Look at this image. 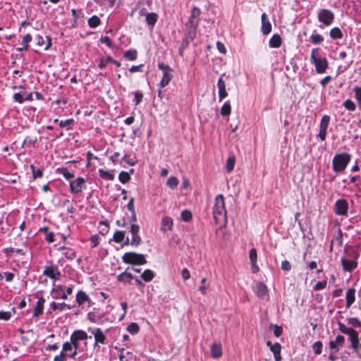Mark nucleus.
Returning a JSON list of instances; mask_svg holds the SVG:
<instances>
[{
	"mask_svg": "<svg viewBox=\"0 0 361 361\" xmlns=\"http://www.w3.org/2000/svg\"><path fill=\"white\" fill-rule=\"evenodd\" d=\"M200 13L201 11L197 6H194L191 10L190 16L189 18L188 23L186 24L187 35L183 42L185 45H188L196 37L197 28L199 25V17L200 16Z\"/></svg>",
	"mask_w": 361,
	"mask_h": 361,
	"instance_id": "1",
	"label": "nucleus"
},
{
	"mask_svg": "<svg viewBox=\"0 0 361 361\" xmlns=\"http://www.w3.org/2000/svg\"><path fill=\"white\" fill-rule=\"evenodd\" d=\"M213 215L216 223L226 221V212L225 209L224 198L222 195H218L215 198L213 208Z\"/></svg>",
	"mask_w": 361,
	"mask_h": 361,
	"instance_id": "2",
	"label": "nucleus"
},
{
	"mask_svg": "<svg viewBox=\"0 0 361 361\" xmlns=\"http://www.w3.org/2000/svg\"><path fill=\"white\" fill-rule=\"evenodd\" d=\"M319 48L313 49L311 51L310 61L314 64L317 73H324L328 68L327 59L319 56Z\"/></svg>",
	"mask_w": 361,
	"mask_h": 361,
	"instance_id": "3",
	"label": "nucleus"
},
{
	"mask_svg": "<svg viewBox=\"0 0 361 361\" xmlns=\"http://www.w3.org/2000/svg\"><path fill=\"white\" fill-rule=\"evenodd\" d=\"M350 161V155L347 153L338 154L332 160L333 169L335 172L343 171Z\"/></svg>",
	"mask_w": 361,
	"mask_h": 361,
	"instance_id": "4",
	"label": "nucleus"
},
{
	"mask_svg": "<svg viewBox=\"0 0 361 361\" xmlns=\"http://www.w3.org/2000/svg\"><path fill=\"white\" fill-rule=\"evenodd\" d=\"M123 262L126 264L142 265L147 263L145 255L136 252H126L122 257Z\"/></svg>",
	"mask_w": 361,
	"mask_h": 361,
	"instance_id": "5",
	"label": "nucleus"
},
{
	"mask_svg": "<svg viewBox=\"0 0 361 361\" xmlns=\"http://www.w3.org/2000/svg\"><path fill=\"white\" fill-rule=\"evenodd\" d=\"M334 19V13L329 9H320L318 13V20L326 26L330 25Z\"/></svg>",
	"mask_w": 361,
	"mask_h": 361,
	"instance_id": "6",
	"label": "nucleus"
},
{
	"mask_svg": "<svg viewBox=\"0 0 361 361\" xmlns=\"http://www.w3.org/2000/svg\"><path fill=\"white\" fill-rule=\"evenodd\" d=\"M43 274L54 281L59 280L61 278V272L56 266L44 267Z\"/></svg>",
	"mask_w": 361,
	"mask_h": 361,
	"instance_id": "7",
	"label": "nucleus"
},
{
	"mask_svg": "<svg viewBox=\"0 0 361 361\" xmlns=\"http://www.w3.org/2000/svg\"><path fill=\"white\" fill-rule=\"evenodd\" d=\"M348 204L345 200L340 199L336 202L335 212L338 215L344 216L348 213Z\"/></svg>",
	"mask_w": 361,
	"mask_h": 361,
	"instance_id": "8",
	"label": "nucleus"
},
{
	"mask_svg": "<svg viewBox=\"0 0 361 361\" xmlns=\"http://www.w3.org/2000/svg\"><path fill=\"white\" fill-rule=\"evenodd\" d=\"M140 226L135 224H131L130 232L133 237L130 240V245L137 246L141 243V238L138 235Z\"/></svg>",
	"mask_w": 361,
	"mask_h": 361,
	"instance_id": "9",
	"label": "nucleus"
},
{
	"mask_svg": "<svg viewBox=\"0 0 361 361\" xmlns=\"http://www.w3.org/2000/svg\"><path fill=\"white\" fill-rule=\"evenodd\" d=\"M85 180L82 177H78L75 181L70 182V190L72 193L76 194L81 192L82 190V186L85 184Z\"/></svg>",
	"mask_w": 361,
	"mask_h": 361,
	"instance_id": "10",
	"label": "nucleus"
},
{
	"mask_svg": "<svg viewBox=\"0 0 361 361\" xmlns=\"http://www.w3.org/2000/svg\"><path fill=\"white\" fill-rule=\"evenodd\" d=\"M341 264L344 271H352L357 267V262L353 259H348L345 257L341 258Z\"/></svg>",
	"mask_w": 361,
	"mask_h": 361,
	"instance_id": "11",
	"label": "nucleus"
},
{
	"mask_svg": "<svg viewBox=\"0 0 361 361\" xmlns=\"http://www.w3.org/2000/svg\"><path fill=\"white\" fill-rule=\"evenodd\" d=\"M254 291L259 298H263L268 293L267 286L262 282H257L255 287Z\"/></svg>",
	"mask_w": 361,
	"mask_h": 361,
	"instance_id": "12",
	"label": "nucleus"
},
{
	"mask_svg": "<svg viewBox=\"0 0 361 361\" xmlns=\"http://www.w3.org/2000/svg\"><path fill=\"white\" fill-rule=\"evenodd\" d=\"M345 342L344 336L338 335L336 336L335 340L330 341L329 348L334 353H337L339 350L338 345H341Z\"/></svg>",
	"mask_w": 361,
	"mask_h": 361,
	"instance_id": "13",
	"label": "nucleus"
},
{
	"mask_svg": "<svg viewBox=\"0 0 361 361\" xmlns=\"http://www.w3.org/2000/svg\"><path fill=\"white\" fill-rule=\"evenodd\" d=\"M262 20V32L264 35H268L271 31V24L267 20V16L265 13H263L261 16Z\"/></svg>",
	"mask_w": 361,
	"mask_h": 361,
	"instance_id": "14",
	"label": "nucleus"
},
{
	"mask_svg": "<svg viewBox=\"0 0 361 361\" xmlns=\"http://www.w3.org/2000/svg\"><path fill=\"white\" fill-rule=\"evenodd\" d=\"M224 75V74H223L220 77L217 82V86L219 88V97L220 102L222 101L224 98H226L228 95L227 92L226 90V84L222 78Z\"/></svg>",
	"mask_w": 361,
	"mask_h": 361,
	"instance_id": "15",
	"label": "nucleus"
},
{
	"mask_svg": "<svg viewBox=\"0 0 361 361\" xmlns=\"http://www.w3.org/2000/svg\"><path fill=\"white\" fill-rule=\"evenodd\" d=\"M130 267H128L125 271L121 273L117 276V280L119 282H122L123 283H130L131 280L134 279V276L131 273L128 272Z\"/></svg>",
	"mask_w": 361,
	"mask_h": 361,
	"instance_id": "16",
	"label": "nucleus"
},
{
	"mask_svg": "<svg viewBox=\"0 0 361 361\" xmlns=\"http://www.w3.org/2000/svg\"><path fill=\"white\" fill-rule=\"evenodd\" d=\"M94 336L95 339V343L94 345H97V343H104L106 341V336L104 334L103 331L101 329L97 328L96 329L93 330L92 331Z\"/></svg>",
	"mask_w": 361,
	"mask_h": 361,
	"instance_id": "17",
	"label": "nucleus"
},
{
	"mask_svg": "<svg viewBox=\"0 0 361 361\" xmlns=\"http://www.w3.org/2000/svg\"><path fill=\"white\" fill-rule=\"evenodd\" d=\"M46 39H47V42H45L43 37H42L41 35H37L35 37V40L37 42V44L39 47L44 46V49L47 50L51 45V40L49 38V37H48V36L46 37Z\"/></svg>",
	"mask_w": 361,
	"mask_h": 361,
	"instance_id": "18",
	"label": "nucleus"
},
{
	"mask_svg": "<svg viewBox=\"0 0 361 361\" xmlns=\"http://www.w3.org/2000/svg\"><path fill=\"white\" fill-rule=\"evenodd\" d=\"M222 355V348L219 343H214L211 345V355L214 358H218Z\"/></svg>",
	"mask_w": 361,
	"mask_h": 361,
	"instance_id": "19",
	"label": "nucleus"
},
{
	"mask_svg": "<svg viewBox=\"0 0 361 361\" xmlns=\"http://www.w3.org/2000/svg\"><path fill=\"white\" fill-rule=\"evenodd\" d=\"M355 290L354 288H350L346 293V308H349L355 300Z\"/></svg>",
	"mask_w": 361,
	"mask_h": 361,
	"instance_id": "20",
	"label": "nucleus"
},
{
	"mask_svg": "<svg viewBox=\"0 0 361 361\" xmlns=\"http://www.w3.org/2000/svg\"><path fill=\"white\" fill-rule=\"evenodd\" d=\"M87 338V334L83 331H76L71 336V340L75 341H83Z\"/></svg>",
	"mask_w": 361,
	"mask_h": 361,
	"instance_id": "21",
	"label": "nucleus"
},
{
	"mask_svg": "<svg viewBox=\"0 0 361 361\" xmlns=\"http://www.w3.org/2000/svg\"><path fill=\"white\" fill-rule=\"evenodd\" d=\"M45 302V300L43 298H40L38 301L37 302L33 317H39L40 314L43 312V305Z\"/></svg>",
	"mask_w": 361,
	"mask_h": 361,
	"instance_id": "22",
	"label": "nucleus"
},
{
	"mask_svg": "<svg viewBox=\"0 0 361 361\" xmlns=\"http://www.w3.org/2000/svg\"><path fill=\"white\" fill-rule=\"evenodd\" d=\"M158 20V15L156 13H148L146 14L145 21L148 25L154 27Z\"/></svg>",
	"mask_w": 361,
	"mask_h": 361,
	"instance_id": "23",
	"label": "nucleus"
},
{
	"mask_svg": "<svg viewBox=\"0 0 361 361\" xmlns=\"http://www.w3.org/2000/svg\"><path fill=\"white\" fill-rule=\"evenodd\" d=\"M269 45L271 48H279L281 45V38L279 35H274L269 42Z\"/></svg>",
	"mask_w": 361,
	"mask_h": 361,
	"instance_id": "24",
	"label": "nucleus"
},
{
	"mask_svg": "<svg viewBox=\"0 0 361 361\" xmlns=\"http://www.w3.org/2000/svg\"><path fill=\"white\" fill-rule=\"evenodd\" d=\"M173 226V219L170 217L165 216L161 220V229L164 231L171 230Z\"/></svg>",
	"mask_w": 361,
	"mask_h": 361,
	"instance_id": "25",
	"label": "nucleus"
},
{
	"mask_svg": "<svg viewBox=\"0 0 361 361\" xmlns=\"http://www.w3.org/2000/svg\"><path fill=\"white\" fill-rule=\"evenodd\" d=\"M172 78L173 75L171 74V72L163 73V77L159 83L160 88H163L168 85L169 82L171 80Z\"/></svg>",
	"mask_w": 361,
	"mask_h": 361,
	"instance_id": "26",
	"label": "nucleus"
},
{
	"mask_svg": "<svg viewBox=\"0 0 361 361\" xmlns=\"http://www.w3.org/2000/svg\"><path fill=\"white\" fill-rule=\"evenodd\" d=\"M89 296L82 290L78 292L76 295V301L79 305H82L85 302L89 300Z\"/></svg>",
	"mask_w": 361,
	"mask_h": 361,
	"instance_id": "27",
	"label": "nucleus"
},
{
	"mask_svg": "<svg viewBox=\"0 0 361 361\" xmlns=\"http://www.w3.org/2000/svg\"><path fill=\"white\" fill-rule=\"evenodd\" d=\"M59 250L64 251V252L63 254L64 257L68 259H73L75 257V252L71 248H68L64 246H62V247H60L59 248Z\"/></svg>",
	"mask_w": 361,
	"mask_h": 361,
	"instance_id": "28",
	"label": "nucleus"
},
{
	"mask_svg": "<svg viewBox=\"0 0 361 361\" xmlns=\"http://www.w3.org/2000/svg\"><path fill=\"white\" fill-rule=\"evenodd\" d=\"M330 37L334 39H341L343 36L341 29L338 27H333L329 32Z\"/></svg>",
	"mask_w": 361,
	"mask_h": 361,
	"instance_id": "29",
	"label": "nucleus"
},
{
	"mask_svg": "<svg viewBox=\"0 0 361 361\" xmlns=\"http://www.w3.org/2000/svg\"><path fill=\"white\" fill-rule=\"evenodd\" d=\"M50 307L53 310H59L62 311L65 309V307H67L69 310L71 309V307L65 302L56 303L55 302H51L50 304Z\"/></svg>",
	"mask_w": 361,
	"mask_h": 361,
	"instance_id": "30",
	"label": "nucleus"
},
{
	"mask_svg": "<svg viewBox=\"0 0 361 361\" xmlns=\"http://www.w3.org/2000/svg\"><path fill=\"white\" fill-rule=\"evenodd\" d=\"M154 277L153 271L150 269H146L141 274V278L146 282L152 281Z\"/></svg>",
	"mask_w": 361,
	"mask_h": 361,
	"instance_id": "31",
	"label": "nucleus"
},
{
	"mask_svg": "<svg viewBox=\"0 0 361 361\" xmlns=\"http://www.w3.org/2000/svg\"><path fill=\"white\" fill-rule=\"evenodd\" d=\"M353 90L355 93L354 98L357 102L359 109L361 110V87L355 86L353 87Z\"/></svg>",
	"mask_w": 361,
	"mask_h": 361,
	"instance_id": "32",
	"label": "nucleus"
},
{
	"mask_svg": "<svg viewBox=\"0 0 361 361\" xmlns=\"http://www.w3.org/2000/svg\"><path fill=\"white\" fill-rule=\"evenodd\" d=\"M235 157L234 156H230L226 160V169L228 172H231L235 166Z\"/></svg>",
	"mask_w": 361,
	"mask_h": 361,
	"instance_id": "33",
	"label": "nucleus"
},
{
	"mask_svg": "<svg viewBox=\"0 0 361 361\" xmlns=\"http://www.w3.org/2000/svg\"><path fill=\"white\" fill-rule=\"evenodd\" d=\"M126 232L123 231H116L114 233L113 239L116 243H121L124 240Z\"/></svg>",
	"mask_w": 361,
	"mask_h": 361,
	"instance_id": "34",
	"label": "nucleus"
},
{
	"mask_svg": "<svg viewBox=\"0 0 361 361\" xmlns=\"http://www.w3.org/2000/svg\"><path fill=\"white\" fill-rule=\"evenodd\" d=\"M137 52L135 49H130L124 53V56L129 61H135L137 59Z\"/></svg>",
	"mask_w": 361,
	"mask_h": 361,
	"instance_id": "35",
	"label": "nucleus"
},
{
	"mask_svg": "<svg viewBox=\"0 0 361 361\" xmlns=\"http://www.w3.org/2000/svg\"><path fill=\"white\" fill-rule=\"evenodd\" d=\"M99 173L100 177L105 180H112L114 178V176L112 173L102 169H99Z\"/></svg>",
	"mask_w": 361,
	"mask_h": 361,
	"instance_id": "36",
	"label": "nucleus"
},
{
	"mask_svg": "<svg viewBox=\"0 0 361 361\" xmlns=\"http://www.w3.org/2000/svg\"><path fill=\"white\" fill-rule=\"evenodd\" d=\"M100 19L97 16H93L88 20V25L90 27L95 28L100 24Z\"/></svg>",
	"mask_w": 361,
	"mask_h": 361,
	"instance_id": "37",
	"label": "nucleus"
},
{
	"mask_svg": "<svg viewBox=\"0 0 361 361\" xmlns=\"http://www.w3.org/2000/svg\"><path fill=\"white\" fill-rule=\"evenodd\" d=\"M329 122H330V117L327 115L323 116L321 119L319 128L327 130Z\"/></svg>",
	"mask_w": 361,
	"mask_h": 361,
	"instance_id": "38",
	"label": "nucleus"
},
{
	"mask_svg": "<svg viewBox=\"0 0 361 361\" xmlns=\"http://www.w3.org/2000/svg\"><path fill=\"white\" fill-rule=\"evenodd\" d=\"M57 171L62 174L66 180H71L74 177V173L69 172L66 168L58 169Z\"/></svg>",
	"mask_w": 361,
	"mask_h": 361,
	"instance_id": "39",
	"label": "nucleus"
},
{
	"mask_svg": "<svg viewBox=\"0 0 361 361\" xmlns=\"http://www.w3.org/2000/svg\"><path fill=\"white\" fill-rule=\"evenodd\" d=\"M324 41V37L319 34H312L310 36V42L314 44H319Z\"/></svg>",
	"mask_w": 361,
	"mask_h": 361,
	"instance_id": "40",
	"label": "nucleus"
},
{
	"mask_svg": "<svg viewBox=\"0 0 361 361\" xmlns=\"http://www.w3.org/2000/svg\"><path fill=\"white\" fill-rule=\"evenodd\" d=\"M231 106L229 102H226L224 104L221 109V114L222 116H228L231 114Z\"/></svg>",
	"mask_w": 361,
	"mask_h": 361,
	"instance_id": "41",
	"label": "nucleus"
},
{
	"mask_svg": "<svg viewBox=\"0 0 361 361\" xmlns=\"http://www.w3.org/2000/svg\"><path fill=\"white\" fill-rule=\"evenodd\" d=\"M343 106L345 109L351 111H354L356 109V105L354 102L348 99L343 102Z\"/></svg>",
	"mask_w": 361,
	"mask_h": 361,
	"instance_id": "42",
	"label": "nucleus"
},
{
	"mask_svg": "<svg viewBox=\"0 0 361 361\" xmlns=\"http://www.w3.org/2000/svg\"><path fill=\"white\" fill-rule=\"evenodd\" d=\"M37 142V137L27 136L25 138L23 143V146L26 145L27 147H31V146L34 145Z\"/></svg>",
	"mask_w": 361,
	"mask_h": 361,
	"instance_id": "43",
	"label": "nucleus"
},
{
	"mask_svg": "<svg viewBox=\"0 0 361 361\" xmlns=\"http://www.w3.org/2000/svg\"><path fill=\"white\" fill-rule=\"evenodd\" d=\"M130 179V176L128 172L121 171L118 175V180L122 183H128Z\"/></svg>",
	"mask_w": 361,
	"mask_h": 361,
	"instance_id": "44",
	"label": "nucleus"
},
{
	"mask_svg": "<svg viewBox=\"0 0 361 361\" xmlns=\"http://www.w3.org/2000/svg\"><path fill=\"white\" fill-rule=\"evenodd\" d=\"M178 183L179 181L176 177L171 176L167 180L166 184L169 188L173 189L178 185Z\"/></svg>",
	"mask_w": 361,
	"mask_h": 361,
	"instance_id": "45",
	"label": "nucleus"
},
{
	"mask_svg": "<svg viewBox=\"0 0 361 361\" xmlns=\"http://www.w3.org/2000/svg\"><path fill=\"white\" fill-rule=\"evenodd\" d=\"M323 344L321 341L315 342L312 345L313 351L317 355H320L322 352Z\"/></svg>",
	"mask_w": 361,
	"mask_h": 361,
	"instance_id": "46",
	"label": "nucleus"
},
{
	"mask_svg": "<svg viewBox=\"0 0 361 361\" xmlns=\"http://www.w3.org/2000/svg\"><path fill=\"white\" fill-rule=\"evenodd\" d=\"M192 215L190 211L185 209L181 212V219L185 222H188L192 219Z\"/></svg>",
	"mask_w": 361,
	"mask_h": 361,
	"instance_id": "47",
	"label": "nucleus"
},
{
	"mask_svg": "<svg viewBox=\"0 0 361 361\" xmlns=\"http://www.w3.org/2000/svg\"><path fill=\"white\" fill-rule=\"evenodd\" d=\"M63 350L66 355L70 357V354L73 351L74 348H73L71 343H69V342H66L63 345Z\"/></svg>",
	"mask_w": 361,
	"mask_h": 361,
	"instance_id": "48",
	"label": "nucleus"
},
{
	"mask_svg": "<svg viewBox=\"0 0 361 361\" xmlns=\"http://www.w3.org/2000/svg\"><path fill=\"white\" fill-rule=\"evenodd\" d=\"M128 332H130L132 334H135L139 331V326L137 323H130L127 328Z\"/></svg>",
	"mask_w": 361,
	"mask_h": 361,
	"instance_id": "49",
	"label": "nucleus"
},
{
	"mask_svg": "<svg viewBox=\"0 0 361 361\" xmlns=\"http://www.w3.org/2000/svg\"><path fill=\"white\" fill-rule=\"evenodd\" d=\"M249 258H250L252 264L257 263V250L255 248H252L250 250Z\"/></svg>",
	"mask_w": 361,
	"mask_h": 361,
	"instance_id": "50",
	"label": "nucleus"
},
{
	"mask_svg": "<svg viewBox=\"0 0 361 361\" xmlns=\"http://www.w3.org/2000/svg\"><path fill=\"white\" fill-rule=\"evenodd\" d=\"M348 324L355 327H361V322L356 317H351L348 319Z\"/></svg>",
	"mask_w": 361,
	"mask_h": 361,
	"instance_id": "51",
	"label": "nucleus"
},
{
	"mask_svg": "<svg viewBox=\"0 0 361 361\" xmlns=\"http://www.w3.org/2000/svg\"><path fill=\"white\" fill-rule=\"evenodd\" d=\"M338 329L341 333L347 335L353 330L352 328L347 327L344 324L341 322H338Z\"/></svg>",
	"mask_w": 361,
	"mask_h": 361,
	"instance_id": "52",
	"label": "nucleus"
},
{
	"mask_svg": "<svg viewBox=\"0 0 361 361\" xmlns=\"http://www.w3.org/2000/svg\"><path fill=\"white\" fill-rule=\"evenodd\" d=\"M11 312L9 311H0V319L8 321L11 317Z\"/></svg>",
	"mask_w": 361,
	"mask_h": 361,
	"instance_id": "53",
	"label": "nucleus"
},
{
	"mask_svg": "<svg viewBox=\"0 0 361 361\" xmlns=\"http://www.w3.org/2000/svg\"><path fill=\"white\" fill-rule=\"evenodd\" d=\"M32 171L33 178H41L42 176V171L41 169H35L33 165H30Z\"/></svg>",
	"mask_w": 361,
	"mask_h": 361,
	"instance_id": "54",
	"label": "nucleus"
},
{
	"mask_svg": "<svg viewBox=\"0 0 361 361\" xmlns=\"http://www.w3.org/2000/svg\"><path fill=\"white\" fill-rule=\"evenodd\" d=\"M281 346L279 343H276L273 345H271L270 348L274 355H276V354L281 353Z\"/></svg>",
	"mask_w": 361,
	"mask_h": 361,
	"instance_id": "55",
	"label": "nucleus"
},
{
	"mask_svg": "<svg viewBox=\"0 0 361 361\" xmlns=\"http://www.w3.org/2000/svg\"><path fill=\"white\" fill-rule=\"evenodd\" d=\"M202 285L200 286L199 290L202 294H205L209 286L207 284V279L203 278L201 281Z\"/></svg>",
	"mask_w": 361,
	"mask_h": 361,
	"instance_id": "56",
	"label": "nucleus"
},
{
	"mask_svg": "<svg viewBox=\"0 0 361 361\" xmlns=\"http://www.w3.org/2000/svg\"><path fill=\"white\" fill-rule=\"evenodd\" d=\"M271 327L274 328V334L276 337H279L282 334L283 329L281 326L271 324Z\"/></svg>",
	"mask_w": 361,
	"mask_h": 361,
	"instance_id": "57",
	"label": "nucleus"
},
{
	"mask_svg": "<svg viewBox=\"0 0 361 361\" xmlns=\"http://www.w3.org/2000/svg\"><path fill=\"white\" fill-rule=\"evenodd\" d=\"M348 335L350 337V343L353 342V341H357V340H359L358 333L353 329L351 331V332H350Z\"/></svg>",
	"mask_w": 361,
	"mask_h": 361,
	"instance_id": "58",
	"label": "nucleus"
},
{
	"mask_svg": "<svg viewBox=\"0 0 361 361\" xmlns=\"http://www.w3.org/2000/svg\"><path fill=\"white\" fill-rule=\"evenodd\" d=\"M13 99L16 102L19 104H23L24 102L23 92L15 93L13 95Z\"/></svg>",
	"mask_w": 361,
	"mask_h": 361,
	"instance_id": "59",
	"label": "nucleus"
},
{
	"mask_svg": "<svg viewBox=\"0 0 361 361\" xmlns=\"http://www.w3.org/2000/svg\"><path fill=\"white\" fill-rule=\"evenodd\" d=\"M91 243H92V247H95L98 245L99 243V237L98 235H93L90 238Z\"/></svg>",
	"mask_w": 361,
	"mask_h": 361,
	"instance_id": "60",
	"label": "nucleus"
},
{
	"mask_svg": "<svg viewBox=\"0 0 361 361\" xmlns=\"http://www.w3.org/2000/svg\"><path fill=\"white\" fill-rule=\"evenodd\" d=\"M55 291L58 293L59 296H60L62 299L66 300L67 299V294H66L63 292V287L61 286H59Z\"/></svg>",
	"mask_w": 361,
	"mask_h": 361,
	"instance_id": "61",
	"label": "nucleus"
},
{
	"mask_svg": "<svg viewBox=\"0 0 361 361\" xmlns=\"http://www.w3.org/2000/svg\"><path fill=\"white\" fill-rule=\"evenodd\" d=\"M158 68L163 71V73L165 72H172V69L170 68L169 66L164 64V63H159L158 64Z\"/></svg>",
	"mask_w": 361,
	"mask_h": 361,
	"instance_id": "62",
	"label": "nucleus"
},
{
	"mask_svg": "<svg viewBox=\"0 0 361 361\" xmlns=\"http://www.w3.org/2000/svg\"><path fill=\"white\" fill-rule=\"evenodd\" d=\"M326 281H319L314 286V289L316 290H319L324 289L326 287Z\"/></svg>",
	"mask_w": 361,
	"mask_h": 361,
	"instance_id": "63",
	"label": "nucleus"
},
{
	"mask_svg": "<svg viewBox=\"0 0 361 361\" xmlns=\"http://www.w3.org/2000/svg\"><path fill=\"white\" fill-rule=\"evenodd\" d=\"M66 356L67 355H66L65 352L63 351V350H62L60 355H56L54 357V361H65Z\"/></svg>",
	"mask_w": 361,
	"mask_h": 361,
	"instance_id": "64",
	"label": "nucleus"
}]
</instances>
